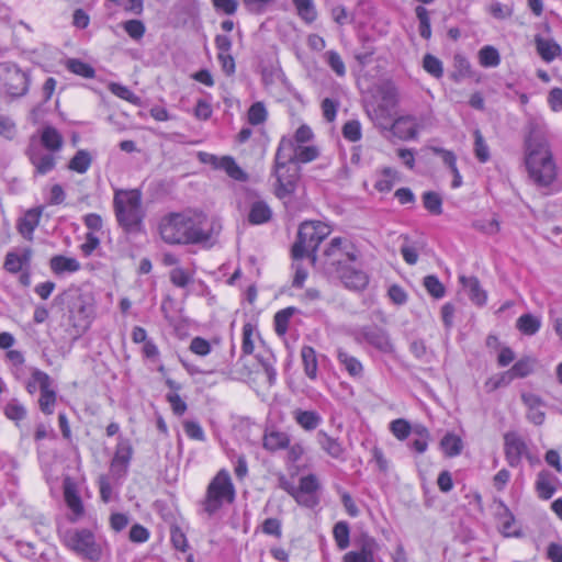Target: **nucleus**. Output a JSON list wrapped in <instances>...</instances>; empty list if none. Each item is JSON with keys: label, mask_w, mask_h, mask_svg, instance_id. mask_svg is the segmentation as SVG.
<instances>
[{"label": "nucleus", "mask_w": 562, "mask_h": 562, "mask_svg": "<svg viewBox=\"0 0 562 562\" xmlns=\"http://www.w3.org/2000/svg\"><path fill=\"white\" fill-rule=\"evenodd\" d=\"M316 441L319 445L321 449L326 452L329 457L344 460L346 449L339 439L329 436L324 430H318L316 434Z\"/></svg>", "instance_id": "nucleus-20"}, {"label": "nucleus", "mask_w": 562, "mask_h": 562, "mask_svg": "<svg viewBox=\"0 0 562 562\" xmlns=\"http://www.w3.org/2000/svg\"><path fill=\"white\" fill-rule=\"evenodd\" d=\"M170 281L178 288H186L193 278V272L181 267H175L169 273Z\"/></svg>", "instance_id": "nucleus-46"}, {"label": "nucleus", "mask_w": 562, "mask_h": 562, "mask_svg": "<svg viewBox=\"0 0 562 562\" xmlns=\"http://www.w3.org/2000/svg\"><path fill=\"white\" fill-rule=\"evenodd\" d=\"M113 206L116 220L125 231L139 229L145 212L142 205V192L138 189L116 190Z\"/></svg>", "instance_id": "nucleus-3"}, {"label": "nucleus", "mask_w": 562, "mask_h": 562, "mask_svg": "<svg viewBox=\"0 0 562 562\" xmlns=\"http://www.w3.org/2000/svg\"><path fill=\"white\" fill-rule=\"evenodd\" d=\"M41 144L47 150L55 154L63 147L64 139L56 128L46 126L43 128L41 134Z\"/></svg>", "instance_id": "nucleus-28"}, {"label": "nucleus", "mask_w": 562, "mask_h": 562, "mask_svg": "<svg viewBox=\"0 0 562 562\" xmlns=\"http://www.w3.org/2000/svg\"><path fill=\"white\" fill-rule=\"evenodd\" d=\"M34 378L38 381V386L41 391V396L38 400L41 411L50 415L54 412V406L56 403V393L52 389V380L47 373L41 371L40 369H34Z\"/></svg>", "instance_id": "nucleus-12"}, {"label": "nucleus", "mask_w": 562, "mask_h": 562, "mask_svg": "<svg viewBox=\"0 0 562 562\" xmlns=\"http://www.w3.org/2000/svg\"><path fill=\"white\" fill-rule=\"evenodd\" d=\"M301 357L305 374L310 379H315L317 375V358L314 348L311 346H304L301 349Z\"/></svg>", "instance_id": "nucleus-38"}, {"label": "nucleus", "mask_w": 562, "mask_h": 562, "mask_svg": "<svg viewBox=\"0 0 562 562\" xmlns=\"http://www.w3.org/2000/svg\"><path fill=\"white\" fill-rule=\"evenodd\" d=\"M31 249H23L21 252H8L4 260V269L11 273H16L23 269L31 260Z\"/></svg>", "instance_id": "nucleus-24"}, {"label": "nucleus", "mask_w": 562, "mask_h": 562, "mask_svg": "<svg viewBox=\"0 0 562 562\" xmlns=\"http://www.w3.org/2000/svg\"><path fill=\"white\" fill-rule=\"evenodd\" d=\"M440 447L447 457H457L462 452L463 442L462 439L451 432L443 436L440 441Z\"/></svg>", "instance_id": "nucleus-35"}, {"label": "nucleus", "mask_w": 562, "mask_h": 562, "mask_svg": "<svg viewBox=\"0 0 562 562\" xmlns=\"http://www.w3.org/2000/svg\"><path fill=\"white\" fill-rule=\"evenodd\" d=\"M277 151L279 157L288 160L291 164H307L315 160L319 156V150L314 145H294V140L288 137H282Z\"/></svg>", "instance_id": "nucleus-11"}, {"label": "nucleus", "mask_w": 562, "mask_h": 562, "mask_svg": "<svg viewBox=\"0 0 562 562\" xmlns=\"http://www.w3.org/2000/svg\"><path fill=\"white\" fill-rule=\"evenodd\" d=\"M124 31L135 41L143 38L146 27L140 20H128L123 23Z\"/></svg>", "instance_id": "nucleus-53"}, {"label": "nucleus", "mask_w": 562, "mask_h": 562, "mask_svg": "<svg viewBox=\"0 0 562 562\" xmlns=\"http://www.w3.org/2000/svg\"><path fill=\"white\" fill-rule=\"evenodd\" d=\"M504 440L506 460L510 467H517L521 457L527 452V446L521 437L515 432L506 434Z\"/></svg>", "instance_id": "nucleus-15"}, {"label": "nucleus", "mask_w": 562, "mask_h": 562, "mask_svg": "<svg viewBox=\"0 0 562 562\" xmlns=\"http://www.w3.org/2000/svg\"><path fill=\"white\" fill-rule=\"evenodd\" d=\"M29 79L15 65L0 64V88L9 95L21 97L27 91Z\"/></svg>", "instance_id": "nucleus-10"}, {"label": "nucleus", "mask_w": 562, "mask_h": 562, "mask_svg": "<svg viewBox=\"0 0 562 562\" xmlns=\"http://www.w3.org/2000/svg\"><path fill=\"white\" fill-rule=\"evenodd\" d=\"M235 498V487L229 473L221 470L210 482L205 497L202 501L203 510L209 515H214L225 503H232Z\"/></svg>", "instance_id": "nucleus-5"}, {"label": "nucleus", "mask_w": 562, "mask_h": 562, "mask_svg": "<svg viewBox=\"0 0 562 562\" xmlns=\"http://www.w3.org/2000/svg\"><path fill=\"white\" fill-rule=\"evenodd\" d=\"M390 431L396 439L405 440L412 432V427L406 419L398 418L390 423Z\"/></svg>", "instance_id": "nucleus-48"}, {"label": "nucleus", "mask_w": 562, "mask_h": 562, "mask_svg": "<svg viewBox=\"0 0 562 562\" xmlns=\"http://www.w3.org/2000/svg\"><path fill=\"white\" fill-rule=\"evenodd\" d=\"M91 165V156L86 150H78L70 159L68 168L78 173H85Z\"/></svg>", "instance_id": "nucleus-42"}, {"label": "nucleus", "mask_w": 562, "mask_h": 562, "mask_svg": "<svg viewBox=\"0 0 562 562\" xmlns=\"http://www.w3.org/2000/svg\"><path fill=\"white\" fill-rule=\"evenodd\" d=\"M109 90L116 97L130 101L132 103L137 102V97L125 86L120 83L111 82L109 85Z\"/></svg>", "instance_id": "nucleus-60"}, {"label": "nucleus", "mask_w": 562, "mask_h": 562, "mask_svg": "<svg viewBox=\"0 0 562 562\" xmlns=\"http://www.w3.org/2000/svg\"><path fill=\"white\" fill-rule=\"evenodd\" d=\"M398 180V172L390 167L382 170L380 178L375 182V189L380 192H389Z\"/></svg>", "instance_id": "nucleus-40"}, {"label": "nucleus", "mask_w": 562, "mask_h": 562, "mask_svg": "<svg viewBox=\"0 0 562 562\" xmlns=\"http://www.w3.org/2000/svg\"><path fill=\"white\" fill-rule=\"evenodd\" d=\"M337 358L350 376L356 379L362 378L363 366L356 357L339 348L337 351Z\"/></svg>", "instance_id": "nucleus-27"}, {"label": "nucleus", "mask_w": 562, "mask_h": 562, "mask_svg": "<svg viewBox=\"0 0 562 562\" xmlns=\"http://www.w3.org/2000/svg\"><path fill=\"white\" fill-rule=\"evenodd\" d=\"M424 285L427 292L435 299H440L445 295V286L435 276L425 277Z\"/></svg>", "instance_id": "nucleus-57"}, {"label": "nucleus", "mask_w": 562, "mask_h": 562, "mask_svg": "<svg viewBox=\"0 0 562 562\" xmlns=\"http://www.w3.org/2000/svg\"><path fill=\"white\" fill-rule=\"evenodd\" d=\"M41 213L36 210H30L19 221V233L26 239H32V234L40 223Z\"/></svg>", "instance_id": "nucleus-31"}, {"label": "nucleus", "mask_w": 562, "mask_h": 562, "mask_svg": "<svg viewBox=\"0 0 562 562\" xmlns=\"http://www.w3.org/2000/svg\"><path fill=\"white\" fill-rule=\"evenodd\" d=\"M273 176L276 178V195L281 200L291 198L295 192L300 178L299 167L288 160L281 159L279 157V153L277 151L274 158Z\"/></svg>", "instance_id": "nucleus-7"}, {"label": "nucleus", "mask_w": 562, "mask_h": 562, "mask_svg": "<svg viewBox=\"0 0 562 562\" xmlns=\"http://www.w3.org/2000/svg\"><path fill=\"white\" fill-rule=\"evenodd\" d=\"M63 487L65 502L72 513L70 520L76 521L83 514V505L80 496L78 495L77 485L67 476L64 480Z\"/></svg>", "instance_id": "nucleus-18"}, {"label": "nucleus", "mask_w": 562, "mask_h": 562, "mask_svg": "<svg viewBox=\"0 0 562 562\" xmlns=\"http://www.w3.org/2000/svg\"><path fill=\"white\" fill-rule=\"evenodd\" d=\"M67 68L71 72L81 76L83 78H93L94 69L87 63H83L79 59H69L67 61Z\"/></svg>", "instance_id": "nucleus-49"}, {"label": "nucleus", "mask_w": 562, "mask_h": 562, "mask_svg": "<svg viewBox=\"0 0 562 562\" xmlns=\"http://www.w3.org/2000/svg\"><path fill=\"white\" fill-rule=\"evenodd\" d=\"M325 60L331 70L339 77H344L346 75V66L342 61L340 55L335 50H328L324 55Z\"/></svg>", "instance_id": "nucleus-50"}, {"label": "nucleus", "mask_w": 562, "mask_h": 562, "mask_svg": "<svg viewBox=\"0 0 562 562\" xmlns=\"http://www.w3.org/2000/svg\"><path fill=\"white\" fill-rule=\"evenodd\" d=\"M333 536L340 550L348 548L350 543V530L346 521H338L333 529Z\"/></svg>", "instance_id": "nucleus-43"}, {"label": "nucleus", "mask_w": 562, "mask_h": 562, "mask_svg": "<svg viewBox=\"0 0 562 562\" xmlns=\"http://www.w3.org/2000/svg\"><path fill=\"white\" fill-rule=\"evenodd\" d=\"M29 158L35 168L36 173L46 175L56 166V156L54 153H44L38 146L31 145Z\"/></svg>", "instance_id": "nucleus-16"}, {"label": "nucleus", "mask_w": 562, "mask_h": 562, "mask_svg": "<svg viewBox=\"0 0 562 562\" xmlns=\"http://www.w3.org/2000/svg\"><path fill=\"white\" fill-rule=\"evenodd\" d=\"M319 484L318 480L314 474H308L306 476L301 477L299 485V503H301L302 494H312L317 491Z\"/></svg>", "instance_id": "nucleus-56"}, {"label": "nucleus", "mask_w": 562, "mask_h": 562, "mask_svg": "<svg viewBox=\"0 0 562 562\" xmlns=\"http://www.w3.org/2000/svg\"><path fill=\"white\" fill-rule=\"evenodd\" d=\"M324 256L325 265L337 273L341 268L347 267L348 262L356 261L357 251L347 238L335 237L325 250Z\"/></svg>", "instance_id": "nucleus-9"}, {"label": "nucleus", "mask_w": 562, "mask_h": 562, "mask_svg": "<svg viewBox=\"0 0 562 562\" xmlns=\"http://www.w3.org/2000/svg\"><path fill=\"white\" fill-rule=\"evenodd\" d=\"M385 104L379 105V109L375 111L376 117H386L391 119L390 109L396 104V93L394 89H389L383 98Z\"/></svg>", "instance_id": "nucleus-52"}, {"label": "nucleus", "mask_w": 562, "mask_h": 562, "mask_svg": "<svg viewBox=\"0 0 562 562\" xmlns=\"http://www.w3.org/2000/svg\"><path fill=\"white\" fill-rule=\"evenodd\" d=\"M245 9L252 14H261L272 7L277 0H241Z\"/></svg>", "instance_id": "nucleus-55"}, {"label": "nucleus", "mask_w": 562, "mask_h": 562, "mask_svg": "<svg viewBox=\"0 0 562 562\" xmlns=\"http://www.w3.org/2000/svg\"><path fill=\"white\" fill-rule=\"evenodd\" d=\"M536 491L539 497L543 499H549L553 496L555 492L554 487V479L547 471H541L536 481Z\"/></svg>", "instance_id": "nucleus-34"}, {"label": "nucleus", "mask_w": 562, "mask_h": 562, "mask_svg": "<svg viewBox=\"0 0 562 562\" xmlns=\"http://www.w3.org/2000/svg\"><path fill=\"white\" fill-rule=\"evenodd\" d=\"M212 3L216 11L227 15L235 14L238 9L237 0H212Z\"/></svg>", "instance_id": "nucleus-62"}, {"label": "nucleus", "mask_w": 562, "mask_h": 562, "mask_svg": "<svg viewBox=\"0 0 562 562\" xmlns=\"http://www.w3.org/2000/svg\"><path fill=\"white\" fill-rule=\"evenodd\" d=\"M337 274L346 288L355 291L363 290L369 282L367 273L350 266L341 268Z\"/></svg>", "instance_id": "nucleus-19"}, {"label": "nucleus", "mask_w": 562, "mask_h": 562, "mask_svg": "<svg viewBox=\"0 0 562 562\" xmlns=\"http://www.w3.org/2000/svg\"><path fill=\"white\" fill-rule=\"evenodd\" d=\"M423 203L431 214L440 215L442 213V199L434 191H427L423 194Z\"/></svg>", "instance_id": "nucleus-44"}, {"label": "nucleus", "mask_w": 562, "mask_h": 562, "mask_svg": "<svg viewBox=\"0 0 562 562\" xmlns=\"http://www.w3.org/2000/svg\"><path fill=\"white\" fill-rule=\"evenodd\" d=\"M537 360L532 357H524L519 359L508 371L504 372L498 381L493 385L496 389L501 385L509 384L514 379H521L528 376L533 372Z\"/></svg>", "instance_id": "nucleus-13"}, {"label": "nucleus", "mask_w": 562, "mask_h": 562, "mask_svg": "<svg viewBox=\"0 0 562 562\" xmlns=\"http://www.w3.org/2000/svg\"><path fill=\"white\" fill-rule=\"evenodd\" d=\"M342 135L350 142H357L361 138V124L359 121L352 120L345 123Z\"/></svg>", "instance_id": "nucleus-59"}, {"label": "nucleus", "mask_w": 562, "mask_h": 562, "mask_svg": "<svg viewBox=\"0 0 562 562\" xmlns=\"http://www.w3.org/2000/svg\"><path fill=\"white\" fill-rule=\"evenodd\" d=\"M314 137V134L310 126L303 124L301 125L296 132L294 133L293 137H290L292 140H294V145H304L308 144Z\"/></svg>", "instance_id": "nucleus-61"}, {"label": "nucleus", "mask_w": 562, "mask_h": 562, "mask_svg": "<svg viewBox=\"0 0 562 562\" xmlns=\"http://www.w3.org/2000/svg\"><path fill=\"white\" fill-rule=\"evenodd\" d=\"M26 408L18 400H11L4 407L7 418L19 423L26 417Z\"/></svg>", "instance_id": "nucleus-45"}, {"label": "nucleus", "mask_w": 562, "mask_h": 562, "mask_svg": "<svg viewBox=\"0 0 562 562\" xmlns=\"http://www.w3.org/2000/svg\"><path fill=\"white\" fill-rule=\"evenodd\" d=\"M474 154H475V157L481 161V162H486L488 159H490V148L482 135V133L480 132V130H475L474 133Z\"/></svg>", "instance_id": "nucleus-47"}, {"label": "nucleus", "mask_w": 562, "mask_h": 562, "mask_svg": "<svg viewBox=\"0 0 562 562\" xmlns=\"http://www.w3.org/2000/svg\"><path fill=\"white\" fill-rule=\"evenodd\" d=\"M521 401L527 407V419L537 426L542 425L546 419V403L543 400L533 393H522Z\"/></svg>", "instance_id": "nucleus-14"}, {"label": "nucleus", "mask_w": 562, "mask_h": 562, "mask_svg": "<svg viewBox=\"0 0 562 562\" xmlns=\"http://www.w3.org/2000/svg\"><path fill=\"white\" fill-rule=\"evenodd\" d=\"M330 234V227L319 221L304 222L301 224L297 240L292 247V256L294 259L311 257L315 261V251L319 244Z\"/></svg>", "instance_id": "nucleus-4"}, {"label": "nucleus", "mask_w": 562, "mask_h": 562, "mask_svg": "<svg viewBox=\"0 0 562 562\" xmlns=\"http://www.w3.org/2000/svg\"><path fill=\"white\" fill-rule=\"evenodd\" d=\"M535 43L538 54L547 63L552 61L561 54L560 45L553 40L536 36Z\"/></svg>", "instance_id": "nucleus-25"}, {"label": "nucleus", "mask_w": 562, "mask_h": 562, "mask_svg": "<svg viewBox=\"0 0 562 562\" xmlns=\"http://www.w3.org/2000/svg\"><path fill=\"white\" fill-rule=\"evenodd\" d=\"M479 63L482 67L494 68L501 63L498 50L491 45H486L479 50Z\"/></svg>", "instance_id": "nucleus-39"}, {"label": "nucleus", "mask_w": 562, "mask_h": 562, "mask_svg": "<svg viewBox=\"0 0 562 562\" xmlns=\"http://www.w3.org/2000/svg\"><path fill=\"white\" fill-rule=\"evenodd\" d=\"M132 454H133L132 447L125 441L120 442L116 448L114 458L112 460V464H111L112 469L114 471H120V472L124 473L127 469L130 461H131Z\"/></svg>", "instance_id": "nucleus-29"}, {"label": "nucleus", "mask_w": 562, "mask_h": 562, "mask_svg": "<svg viewBox=\"0 0 562 562\" xmlns=\"http://www.w3.org/2000/svg\"><path fill=\"white\" fill-rule=\"evenodd\" d=\"M64 543L78 555L98 561L102 555V548L95 541L94 535L88 529H70L63 537Z\"/></svg>", "instance_id": "nucleus-6"}, {"label": "nucleus", "mask_w": 562, "mask_h": 562, "mask_svg": "<svg viewBox=\"0 0 562 562\" xmlns=\"http://www.w3.org/2000/svg\"><path fill=\"white\" fill-rule=\"evenodd\" d=\"M211 161L216 168L223 169L231 178L235 180L241 181L246 180L247 178L246 173L232 157L217 158L215 156H211Z\"/></svg>", "instance_id": "nucleus-26"}, {"label": "nucleus", "mask_w": 562, "mask_h": 562, "mask_svg": "<svg viewBox=\"0 0 562 562\" xmlns=\"http://www.w3.org/2000/svg\"><path fill=\"white\" fill-rule=\"evenodd\" d=\"M271 210L267 203L262 201L255 202L249 211L248 220L251 224H263L271 218Z\"/></svg>", "instance_id": "nucleus-37"}, {"label": "nucleus", "mask_w": 562, "mask_h": 562, "mask_svg": "<svg viewBox=\"0 0 562 562\" xmlns=\"http://www.w3.org/2000/svg\"><path fill=\"white\" fill-rule=\"evenodd\" d=\"M267 110L262 102L254 103L248 110V122L251 125L262 124L267 120Z\"/></svg>", "instance_id": "nucleus-51"}, {"label": "nucleus", "mask_w": 562, "mask_h": 562, "mask_svg": "<svg viewBox=\"0 0 562 562\" xmlns=\"http://www.w3.org/2000/svg\"><path fill=\"white\" fill-rule=\"evenodd\" d=\"M299 16L307 23H312L317 18V11L313 0H292Z\"/></svg>", "instance_id": "nucleus-41"}, {"label": "nucleus", "mask_w": 562, "mask_h": 562, "mask_svg": "<svg viewBox=\"0 0 562 562\" xmlns=\"http://www.w3.org/2000/svg\"><path fill=\"white\" fill-rule=\"evenodd\" d=\"M526 167L530 179L540 187L551 184L557 177V166L543 131L531 123L526 138Z\"/></svg>", "instance_id": "nucleus-2"}, {"label": "nucleus", "mask_w": 562, "mask_h": 562, "mask_svg": "<svg viewBox=\"0 0 562 562\" xmlns=\"http://www.w3.org/2000/svg\"><path fill=\"white\" fill-rule=\"evenodd\" d=\"M50 269L56 274H63L65 272H76L80 269V263L75 258L65 256H54L50 259Z\"/></svg>", "instance_id": "nucleus-33"}, {"label": "nucleus", "mask_w": 562, "mask_h": 562, "mask_svg": "<svg viewBox=\"0 0 562 562\" xmlns=\"http://www.w3.org/2000/svg\"><path fill=\"white\" fill-rule=\"evenodd\" d=\"M516 327L524 335L532 336L540 329L541 321L532 314H524L517 319Z\"/></svg>", "instance_id": "nucleus-36"}, {"label": "nucleus", "mask_w": 562, "mask_h": 562, "mask_svg": "<svg viewBox=\"0 0 562 562\" xmlns=\"http://www.w3.org/2000/svg\"><path fill=\"white\" fill-rule=\"evenodd\" d=\"M158 229L169 245L196 244L211 237L207 218L202 214L170 213L160 220Z\"/></svg>", "instance_id": "nucleus-1"}, {"label": "nucleus", "mask_w": 562, "mask_h": 562, "mask_svg": "<svg viewBox=\"0 0 562 562\" xmlns=\"http://www.w3.org/2000/svg\"><path fill=\"white\" fill-rule=\"evenodd\" d=\"M362 339L383 352H392L393 345L385 330L371 326L364 327L360 333Z\"/></svg>", "instance_id": "nucleus-17"}, {"label": "nucleus", "mask_w": 562, "mask_h": 562, "mask_svg": "<svg viewBox=\"0 0 562 562\" xmlns=\"http://www.w3.org/2000/svg\"><path fill=\"white\" fill-rule=\"evenodd\" d=\"M290 445V437L284 431L267 430L262 438V446L266 450L274 452L288 448Z\"/></svg>", "instance_id": "nucleus-23"}, {"label": "nucleus", "mask_w": 562, "mask_h": 562, "mask_svg": "<svg viewBox=\"0 0 562 562\" xmlns=\"http://www.w3.org/2000/svg\"><path fill=\"white\" fill-rule=\"evenodd\" d=\"M461 282L469 292L470 300L476 305H484L487 300L486 292L481 288L476 278H461Z\"/></svg>", "instance_id": "nucleus-32"}, {"label": "nucleus", "mask_w": 562, "mask_h": 562, "mask_svg": "<svg viewBox=\"0 0 562 562\" xmlns=\"http://www.w3.org/2000/svg\"><path fill=\"white\" fill-rule=\"evenodd\" d=\"M95 315V299L92 293L77 294L69 305V321L77 333H85Z\"/></svg>", "instance_id": "nucleus-8"}, {"label": "nucleus", "mask_w": 562, "mask_h": 562, "mask_svg": "<svg viewBox=\"0 0 562 562\" xmlns=\"http://www.w3.org/2000/svg\"><path fill=\"white\" fill-rule=\"evenodd\" d=\"M255 327L247 323L243 327V345L241 349L245 355H251L255 349L254 345Z\"/></svg>", "instance_id": "nucleus-58"}, {"label": "nucleus", "mask_w": 562, "mask_h": 562, "mask_svg": "<svg viewBox=\"0 0 562 562\" xmlns=\"http://www.w3.org/2000/svg\"><path fill=\"white\" fill-rule=\"evenodd\" d=\"M190 350L198 356H206L211 352L210 342L201 337H194L190 342Z\"/></svg>", "instance_id": "nucleus-63"}, {"label": "nucleus", "mask_w": 562, "mask_h": 562, "mask_svg": "<svg viewBox=\"0 0 562 562\" xmlns=\"http://www.w3.org/2000/svg\"><path fill=\"white\" fill-rule=\"evenodd\" d=\"M184 431L187 436L193 440L204 441L205 440V434L202 429V427L195 423V422H186L184 425Z\"/></svg>", "instance_id": "nucleus-64"}, {"label": "nucleus", "mask_w": 562, "mask_h": 562, "mask_svg": "<svg viewBox=\"0 0 562 562\" xmlns=\"http://www.w3.org/2000/svg\"><path fill=\"white\" fill-rule=\"evenodd\" d=\"M423 66L425 70L435 78H441L443 75L442 63L430 54L425 55Z\"/></svg>", "instance_id": "nucleus-54"}, {"label": "nucleus", "mask_w": 562, "mask_h": 562, "mask_svg": "<svg viewBox=\"0 0 562 562\" xmlns=\"http://www.w3.org/2000/svg\"><path fill=\"white\" fill-rule=\"evenodd\" d=\"M376 543L373 539H367L360 550H353L347 552L342 561L344 562H376L374 559V552Z\"/></svg>", "instance_id": "nucleus-22"}, {"label": "nucleus", "mask_w": 562, "mask_h": 562, "mask_svg": "<svg viewBox=\"0 0 562 562\" xmlns=\"http://www.w3.org/2000/svg\"><path fill=\"white\" fill-rule=\"evenodd\" d=\"M393 133L401 138H415L418 132V123L416 117L405 115L397 117L392 124Z\"/></svg>", "instance_id": "nucleus-21"}, {"label": "nucleus", "mask_w": 562, "mask_h": 562, "mask_svg": "<svg viewBox=\"0 0 562 562\" xmlns=\"http://www.w3.org/2000/svg\"><path fill=\"white\" fill-rule=\"evenodd\" d=\"M293 417H294L295 422L304 430H307V431L316 429L322 423L321 415L314 411L296 409L293 413Z\"/></svg>", "instance_id": "nucleus-30"}]
</instances>
